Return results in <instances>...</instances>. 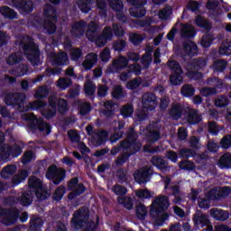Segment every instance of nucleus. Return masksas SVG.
<instances>
[{"mask_svg": "<svg viewBox=\"0 0 231 231\" xmlns=\"http://www.w3.org/2000/svg\"><path fill=\"white\" fill-rule=\"evenodd\" d=\"M169 197H157L152 203L150 208V217L155 221L157 226H163L165 221L169 219V214L163 213L170 207Z\"/></svg>", "mask_w": 231, "mask_h": 231, "instance_id": "nucleus-1", "label": "nucleus"}, {"mask_svg": "<svg viewBox=\"0 0 231 231\" xmlns=\"http://www.w3.org/2000/svg\"><path fill=\"white\" fill-rule=\"evenodd\" d=\"M27 40V42L24 40H21L19 46L32 66H39L41 64V49H39V45L35 43L32 36H28Z\"/></svg>", "mask_w": 231, "mask_h": 231, "instance_id": "nucleus-2", "label": "nucleus"}, {"mask_svg": "<svg viewBox=\"0 0 231 231\" xmlns=\"http://www.w3.org/2000/svg\"><path fill=\"white\" fill-rule=\"evenodd\" d=\"M43 15L46 19L42 23L43 33L53 35L57 32V25L55 23L59 21V14L57 9L51 4H46L43 9Z\"/></svg>", "mask_w": 231, "mask_h": 231, "instance_id": "nucleus-3", "label": "nucleus"}, {"mask_svg": "<svg viewBox=\"0 0 231 231\" xmlns=\"http://www.w3.org/2000/svg\"><path fill=\"white\" fill-rule=\"evenodd\" d=\"M30 190L36 196L38 201H45L51 196L50 191L44 188L41 179L37 177H31L28 180Z\"/></svg>", "mask_w": 231, "mask_h": 231, "instance_id": "nucleus-4", "label": "nucleus"}, {"mask_svg": "<svg viewBox=\"0 0 231 231\" xmlns=\"http://www.w3.org/2000/svg\"><path fill=\"white\" fill-rule=\"evenodd\" d=\"M208 60L206 58H194L188 62L189 70L187 72L188 77L190 79H199L201 77V72L205 68H207Z\"/></svg>", "mask_w": 231, "mask_h": 231, "instance_id": "nucleus-5", "label": "nucleus"}, {"mask_svg": "<svg viewBox=\"0 0 231 231\" xmlns=\"http://www.w3.org/2000/svg\"><path fill=\"white\" fill-rule=\"evenodd\" d=\"M123 151H134V153L139 152L142 144L136 142V131L130 127L126 132V140L121 142Z\"/></svg>", "mask_w": 231, "mask_h": 231, "instance_id": "nucleus-6", "label": "nucleus"}, {"mask_svg": "<svg viewBox=\"0 0 231 231\" xmlns=\"http://www.w3.org/2000/svg\"><path fill=\"white\" fill-rule=\"evenodd\" d=\"M21 154H23V148L17 143L0 147V162H10L13 158H19Z\"/></svg>", "mask_w": 231, "mask_h": 231, "instance_id": "nucleus-7", "label": "nucleus"}, {"mask_svg": "<svg viewBox=\"0 0 231 231\" xmlns=\"http://www.w3.org/2000/svg\"><path fill=\"white\" fill-rule=\"evenodd\" d=\"M131 6H134V10H130V15L135 17L136 19H141V17H145L147 10L143 8L147 5V0H126Z\"/></svg>", "mask_w": 231, "mask_h": 231, "instance_id": "nucleus-8", "label": "nucleus"}, {"mask_svg": "<svg viewBox=\"0 0 231 231\" xmlns=\"http://www.w3.org/2000/svg\"><path fill=\"white\" fill-rule=\"evenodd\" d=\"M26 100V94L24 93H7L4 97L5 106H12V107H21Z\"/></svg>", "mask_w": 231, "mask_h": 231, "instance_id": "nucleus-9", "label": "nucleus"}, {"mask_svg": "<svg viewBox=\"0 0 231 231\" xmlns=\"http://www.w3.org/2000/svg\"><path fill=\"white\" fill-rule=\"evenodd\" d=\"M152 178V170L149 167H143L134 172V180L139 185H145Z\"/></svg>", "mask_w": 231, "mask_h": 231, "instance_id": "nucleus-10", "label": "nucleus"}, {"mask_svg": "<svg viewBox=\"0 0 231 231\" xmlns=\"http://www.w3.org/2000/svg\"><path fill=\"white\" fill-rule=\"evenodd\" d=\"M0 216L4 218V224L6 226H12L19 219V209L3 208L0 210Z\"/></svg>", "mask_w": 231, "mask_h": 231, "instance_id": "nucleus-11", "label": "nucleus"}, {"mask_svg": "<svg viewBox=\"0 0 231 231\" xmlns=\"http://www.w3.org/2000/svg\"><path fill=\"white\" fill-rule=\"evenodd\" d=\"M33 196L35 194L32 190H26L20 197L10 199L13 205H22V207H30L33 203Z\"/></svg>", "mask_w": 231, "mask_h": 231, "instance_id": "nucleus-12", "label": "nucleus"}, {"mask_svg": "<svg viewBox=\"0 0 231 231\" xmlns=\"http://www.w3.org/2000/svg\"><path fill=\"white\" fill-rule=\"evenodd\" d=\"M142 106L146 111H154L158 106V97L153 92H145L142 97Z\"/></svg>", "mask_w": 231, "mask_h": 231, "instance_id": "nucleus-13", "label": "nucleus"}, {"mask_svg": "<svg viewBox=\"0 0 231 231\" xmlns=\"http://www.w3.org/2000/svg\"><path fill=\"white\" fill-rule=\"evenodd\" d=\"M129 66V60L125 56H119L117 59L113 60L112 64L108 66V73H120Z\"/></svg>", "mask_w": 231, "mask_h": 231, "instance_id": "nucleus-14", "label": "nucleus"}, {"mask_svg": "<svg viewBox=\"0 0 231 231\" xmlns=\"http://www.w3.org/2000/svg\"><path fill=\"white\" fill-rule=\"evenodd\" d=\"M29 129L31 131H39V133H45L46 135L51 133V126L44 122V119L38 118L29 123Z\"/></svg>", "mask_w": 231, "mask_h": 231, "instance_id": "nucleus-15", "label": "nucleus"}, {"mask_svg": "<svg viewBox=\"0 0 231 231\" xmlns=\"http://www.w3.org/2000/svg\"><path fill=\"white\" fill-rule=\"evenodd\" d=\"M13 6L21 14H32L33 12V2L32 0H12Z\"/></svg>", "mask_w": 231, "mask_h": 231, "instance_id": "nucleus-16", "label": "nucleus"}, {"mask_svg": "<svg viewBox=\"0 0 231 231\" xmlns=\"http://www.w3.org/2000/svg\"><path fill=\"white\" fill-rule=\"evenodd\" d=\"M86 28H88V23H86V21L79 20L74 22L71 25L70 34L72 37H76V39H80V37H84Z\"/></svg>", "mask_w": 231, "mask_h": 231, "instance_id": "nucleus-17", "label": "nucleus"}, {"mask_svg": "<svg viewBox=\"0 0 231 231\" xmlns=\"http://www.w3.org/2000/svg\"><path fill=\"white\" fill-rule=\"evenodd\" d=\"M31 111H38V109H42L43 107H48L49 109H53L57 111V103L53 101L51 97L49 99V104L46 101L36 100L29 104Z\"/></svg>", "mask_w": 231, "mask_h": 231, "instance_id": "nucleus-18", "label": "nucleus"}, {"mask_svg": "<svg viewBox=\"0 0 231 231\" xmlns=\"http://www.w3.org/2000/svg\"><path fill=\"white\" fill-rule=\"evenodd\" d=\"M180 37L182 39H194L196 37V29L189 23H180Z\"/></svg>", "mask_w": 231, "mask_h": 231, "instance_id": "nucleus-19", "label": "nucleus"}, {"mask_svg": "<svg viewBox=\"0 0 231 231\" xmlns=\"http://www.w3.org/2000/svg\"><path fill=\"white\" fill-rule=\"evenodd\" d=\"M29 176L30 171H28V170H19L18 173L11 179L12 187H17V185H21V183L26 181Z\"/></svg>", "mask_w": 231, "mask_h": 231, "instance_id": "nucleus-20", "label": "nucleus"}, {"mask_svg": "<svg viewBox=\"0 0 231 231\" xmlns=\"http://www.w3.org/2000/svg\"><path fill=\"white\" fill-rule=\"evenodd\" d=\"M152 164L159 171H162V172H165L171 169V166H169V162L164 161V159L160 155H153L152 157Z\"/></svg>", "mask_w": 231, "mask_h": 231, "instance_id": "nucleus-21", "label": "nucleus"}, {"mask_svg": "<svg viewBox=\"0 0 231 231\" xmlns=\"http://www.w3.org/2000/svg\"><path fill=\"white\" fill-rule=\"evenodd\" d=\"M182 48L185 55L188 57H196V55H198V45L192 41L184 42L182 43Z\"/></svg>", "mask_w": 231, "mask_h": 231, "instance_id": "nucleus-22", "label": "nucleus"}, {"mask_svg": "<svg viewBox=\"0 0 231 231\" xmlns=\"http://www.w3.org/2000/svg\"><path fill=\"white\" fill-rule=\"evenodd\" d=\"M185 107L180 103H174L171 105V108L169 111L170 116L172 120H180L183 116V111Z\"/></svg>", "mask_w": 231, "mask_h": 231, "instance_id": "nucleus-23", "label": "nucleus"}, {"mask_svg": "<svg viewBox=\"0 0 231 231\" xmlns=\"http://www.w3.org/2000/svg\"><path fill=\"white\" fill-rule=\"evenodd\" d=\"M193 223L196 226H208L210 225V219H208V215L205 213H196L193 217Z\"/></svg>", "mask_w": 231, "mask_h": 231, "instance_id": "nucleus-24", "label": "nucleus"}, {"mask_svg": "<svg viewBox=\"0 0 231 231\" xmlns=\"http://www.w3.org/2000/svg\"><path fill=\"white\" fill-rule=\"evenodd\" d=\"M45 178L50 181H53L54 185H59V168L57 165L52 164L47 169Z\"/></svg>", "mask_w": 231, "mask_h": 231, "instance_id": "nucleus-25", "label": "nucleus"}, {"mask_svg": "<svg viewBox=\"0 0 231 231\" xmlns=\"http://www.w3.org/2000/svg\"><path fill=\"white\" fill-rule=\"evenodd\" d=\"M124 127H125V123L124 121H119L117 127L115 128L114 134L110 136L111 143H116L118 140H122V138H124L125 133L122 131Z\"/></svg>", "mask_w": 231, "mask_h": 231, "instance_id": "nucleus-26", "label": "nucleus"}, {"mask_svg": "<svg viewBox=\"0 0 231 231\" xmlns=\"http://www.w3.org/2000/svg\"><path fill=\"white\" fill-rule=\"evenodd\" d=\"M209 214L216 221H226L230 217L228 211L223 209L211 208Z\"/></svg>", "mask_w": 231, "mask_h": 231, "instance_id": "nucleus-27", "label": "nucleus"}, {"mask_svg": "<svg viewBox=\"0 0 231 231\" xmlns=\"http://www.w3.org/2000/svg\"><path fill=\"white\" fill-rule=\"evenodd\" d=\"M195 24L198 26V28H201L208 33L212 30V23L201 15L196 16Z\"/></svg>", "mask_w": 231, "mask_h": 231, "instance_id": "nucleus-28", "label": "nucleus"}, {"mask_svg": "<svg viewBox=\"0 0 231 231\" xmlns=\"http://www.w3.org/2000/svg\"><path fill=\"white\" fill-rule=\"evenodd\" d=\"M107 131L101 130L91 137V142L96 143L97 146L106 145V140H107Z\"/></svg>", "mask_w": 231, "mask_h": 231, "instance_id": "nucleus-29", "label": "nucleus"}, {"mask_svg": "<svg viewBox=\"0 0 231 231\" xmlns=\"http://www.w3.org/2000/svg\"><path fill=\"white\" fill-rule=\"evenodd\" d=\"M42 225H44V221L42 218L39 217L32 216L31 217L29 222V230L30 231H42Z\"/></svg>", "mask_w": 231, "mask_h": 231, "instance_id": "nucleus-30", "label": "nucleus"}, {"mask_svg": "<svg viewBox=\"0 0 231 231\" xmlns=\"http://www.w3.org/2000/svg\"><path fill=\"white\" fill-rule=\"evenodd\" d=\"M98 32V24L95 23V21H91L88 25H87V33L86 37L88 41H94L95 36L97 35Z\"/></svg>", "mask_w": 231, "mask_h": 231, "instance_id": "nucleus-31", "label": "nucleus"}, {"mask_svg": "<svg viewBox=\"0 0 231 231\" xmlns=\"http://www.w3.org/2000/svg\"><path fill=\"white\" fill-rule=\"evenodd\" d=\"M97 62H98V56L92 53L88 55V58L83 61L82 66L86 71H89V69H92L93 66H95Z\"/></svg>", "mask_w": 231, "mask_h": 231, "instance_id": "nucleus-32", "label": "nucleus"}, {"mask_svg": "<svg viewBox=\"0 0 231 231\" xmlns=\"http://www.w3.org/2000/svg\"><path fill=\"white\" fill-rule=\"evenodd\" d=\"M117 203L118 205L125 207L126 210H133V208L134 207V200L129 196L117 197Z\"/></svg>", "mask_w": 231, "mask_h": 231, "instance_id": "nucleus-33", "label": "nucleus"}, {"mask_svg": "<svg viewBox=\"0 0 231 231\" xmlns=\"http://www.w3.org/2000/svg\"><path fill=\"white\" fill-rule=\"evenodd\" d=\"M14 172H17V166L15 164H9L3 168L0 176L3 180H8L10 176H14Z\"/></svg>", "mask_w": 231, "mask_h": 231, "instance_id": "nucleus-34", "label": "nucleus"}, {"mask_svg": "<svg viewBox=\"0 0 231 231\" xmlns=\"http://www.w3.org/2000/svg\"><path fill=\"white\" fill-rule=\"evenodd\" d=\"M105 109L102 110V115L106 118H111L115 116V102L113 100H107L104 103Z\"/></svg>", "mask_w": 231, "mask_h": 231, "instance_id": "nucleus-35", "label": "nucleus"}, {"mask_svg": "<svg viewBox=\"0 0 231 231\" xmlns=\"http://www.w3.org/2000/svg\"><path fill=\"white\" fill-rule=\"evenodd\" d=\"M187 122L190 125H196L197 124H199V122H201V116L198 115V110L190 109L188 112Z\"/></svg>", "mask_w": 231, "mask_h": 231, "instance_id": "nucleus-36", "label": "nucleus"}, {"mask_svg": "<svg viewBox=\"0 0 231 231\" xmlns=\"http://www.w3.org/2000/svg\"><path fill=\"white\" fill-rule=\"evenodd\" d=\"M130 152H125L121 153L116 159V165H117V167H122V165H124L125 163L127 162V160H129V158H131L133 155L136 154L134 153V150H129Z\"/></svg>", "mask_w": 231, "mask_h": 231, "instance_id": "nucleus-37", "label": "nucleus"}, {"mask_svg": "<svg viewBox=\"0 0 231 231\" xmlns=\"http://www.w3.org/2000/svg\"><path fill=\"white\" fill-rule=\"evenodd\" d=\"M219 169H230L231 168V154L230 152L224 153L218 160L217 163Z\"/></svg>", "mask_w": 231, "mask_h": 231, "instance_id": "nucleus-38", "label": "nucleus"}, {"mask_svg": "<svg viewBox=\"0 0 231 231\" xmlns=\"http://www.w3.org/2000/svg\"><path fill=\"white\" fill-rule=\"evenodd\" d=\"M0 14L5 17V19H10V21L17 19V13L9 6L1 7Z\"/></svg>", "mask_w": 231, "mask_h": 231, "instance_id": "nucleus-39", "label": "nucleus"}, {"mask_svg": "<svg viewBox=\"0 0 231 231\" xmlns=\"http://www.w3.org/2000/svg\"><path fill=\"white\" fill-rule=\"evenodd\" d=\"M112 98L115 100H122V98H125V92L124 91V87H122V85H115L113 87Z\"/></svg>", "mask_w": 231, "mask_h": 231, "instance_id": "nucleus-40", "label": "nucleus"}, {"mask_svg": "<svg viewBox=\"0 0 231 231\" xmlns=\"http://www.w3.org/2000/svg\"><path fill=\"white\" fill-rule=\"evenodd\" d=\"M162 138V133L159 130H150L146 134L148 143H156Z\"/></svg>", "mask_w": 231, "mask_h": 231, "instance_id": "nucleus-41", "label": "nucleus"}, {"mask_svg": "<svg viewBox=\"0 0 231 231\" xmlns=\"http://www.w3.org/2000/svg\"><path fill=\"white\" fill-rule=\"evenodd\" d=\"M180 94L186 98H190L196 94V88L190 84H185L180 88Z\"/></svg>", "mask_w": 231, "mask_h": 231, "instance_id": "nucleus-42", "label": "nucleus"}, {"mask_svg": "<svg viewBox=\"0 0 231 231\" xmlns=\"http://www.w3.org/2000/svg\"><path fill=\"white\" fill-rule=\"evenodd\" d=\"M91 5H93L91 0H77V5L82 14H89Z\"/></svg>", "mask_w": 231, "mask_h": 231, "instance_id": "nucleus-43", "label": "nucleus"}, {"mask_svg": "<svg viewBox=\"0 0 231 231\" xmlns=\"http://www.w3.org/2000/svg\"><path fill=\"white\" fill-rule=\"evenodd\" d=\"M135 216L140 221H144L147 217V208L145 205L140 203L135 207Z\"/></svg>", "mask_w": 231, "mask_h": 231, "instance_id": "nucleus-44", "label": "nucleus"}, {"mask_svg": "<svg viewBox=\"0 0 231 231\" xmlns=\"http://www.w3.org/2000/svg\"><path fill=\"white\" fill-rule=\"evenodd\" d=\"M167 66L171 73H183L181 64L178 60H168Z\"/></svg>", "mask_w": 231, "mask_h": 231, "instance_id": "nucleus-45", "label": "nucleus"}, {"mask_svg": "<svg viewBox=\"0 0 231 231\" xmlns=\"http://www.w3.org/2000/svg\"><path fill=\"white\" fill-rule=\"evenodd\" d=\"M83 89L86 97H93L97 91V85L93 81H88L85 83Z\"/></svg>", "mask_w": 231, "mask_h": 231, "instance_id": "nucleus-46", "label": "nucleus"}, {"mask_svg": "<svg viewBox=\"0 0 231 231\" xmlns=\"http://www.w3.org/2000/svg\"><path fill=\"white\" fill-rule=\"evenodd\" d=\"M215 40H216V38L214 37L213 34L207 33L202 36L201 41H200V45L203 48H210V46H212V43L214 42Z\"/></svg>", "mask_w": 231, "mask_h": 231, "instance_id": "nucleus-47", "label": "nucleus"}, {"mask_svg": "<svg viewBox=\"0 0 231 231\" xmlns=\"http://www.w3.org/2000/svg\"><path fill=\"white\" fill-rule=\"evenodd\" d=\"M21 60H23V56L21 55V52H14L9 55L6 60V64H8V66H14V64H19Z\"/></svg>", "mask_w": 231, "mask_h": 231, "instance_id": "nucleus-48", "label": "nucleus"}, {"mask_svg": "<svg viewBox=\"0 0 231 231\" xmlns=\"http://www.w3.org/2000/svg\"><path fill=\"white\" fill-rule=\"evenodd\" d=\"M52 66H55V69L48 67L45 69V72L49 77H51V75H59V53L56 54Z\"/></svg>", "mask_w": 231, "mask_h": 231, "instance_id": "nucleus-49", "label": "nucleus"}, {"mask_svg": "<svg viewBox=\"0 0 231 231\" xmlns=\"http://www.w3.org/2000/svg\"><path fill=\"white\" fill-rule=\"evenodd\" d=\"M50 95V89L46 86L40 87L34 94V97L37 100H42V98H46Z\"/></svg>", "mask_w": 231, "mask_h": 231, "instance_id": "nucleus-50", "label": "nucleus"}, {"mask_svg": "<svg viewBox=\"0 0 231 231\" xmlns=\"http://www.w3.org/2000/svg\"><path fill=\"white\" fill-rule=\"evenodd\" d=\"M134 113V107L133 105H125L120 109V114L123 116V118H129L133 116V114Z\"/></svg>", "mask_w": 231, "mask_h": 231, "instance_id": "nucleus-51", "label": "nucleus"}, {"mask_svg": "<svg viewBox=\"0 0 231 231\" xmlns=\"http://www.w3.org/2000/svg\"><path fill=\"white\" fill-rule=\"evenodd\" d=\"M38 111H42V116H43L45 120H51V118H53L57 115V111L51 108H48V106L38 109Z\"/></svg>", "mask_w": 231, "mask_h": 231, "instance_id": "nucleus-52", "label": "nucleus"}, {"mask_svg": "<svg viewBox=\"0 0 231 231\" xmlns=\"http://www.w3.org/2000/svg\"><path fill=\"white\" fill-rule=\"evenodd\" d=\"M183 73H171L170 75V82L171 86H180L181 82H183V77L181 76Z\"/></svg>", "mask_w": 231, "mask_h": 231, "instance_id": "nucleus-53", "label": "nucleus"}, {"mask_svg": "<svg viewBox=\"0 0 231 231\" xmlns=\"http://www.w3.org/2000/svg\"><path fill=\"white\" fill-rule=\"evenodd\" d=\"M230 104V99L226 96H218L215 99V106L217 107H226Z\"/></svg>", "mask_w": 231, "mask_h": 231, "instance_id": "nucleus-54", "label": "nucleus"}, {"mask_svg": "<svg viewBox=\"0 0 231 231\" xmlns=\"http://www.w3.org/2000/svg\"><path fill=\"white\" fill-rule=\"evenodd\" d=\"M86 192V186L80 184L79 189H72L70 193L68 195V199L71 201L72 199H75V198L81 196V194H84Z\"/></svg>", "mask_w": 231, "mask_h": 231, "instance_id": "nucleus-55", "label": "nucleus"}, {"mask_svg": "<svg viewBox=\"0 0 231 231\" xmlns=\"http://www.w3.org/2000/svg\"><path fill=\"white\" fill-rule=\"evenodd\" d=\"M219 55H231V42H223L218 49Z\"/></svg>", "mask_w": 231, "mask_h": 231, "instance_id": "nucleus-56", "label": "nucleus"}, {"mask_svg": "<svg viewBox=\"0 0 231 231\" xmlns=\"http://www.w3.org/2000/svg\"><path fill=\"white\" fill-rule=\"evenodd\" d=\"M90 42H95L97 48H104L107 44V40L104 38L102 34H96L94 40H88Z\"/></svg>", "mask_w": 231, "mask_h": 231, "instance_id": "nucleus-57", "label": "nucleus"}, {"mask_svg": "<svg viewBox=\"0 0 231 231\" xmlns=\"http://www.w3.org/2000/svg\"><path fill=\"white\" fill-rule=\"evenodd\" d=\"M227 64L228 62H226V60H219L214 62L213 67L215 71H217V73H223V71L226 69Z\"/></svg>", "mask_w": 231, "mask_h": 231, "instance_id": "nucleus-58", "label": "nucleus"}, {"mask_svg": "<svg viewBox=\"0 0 231 231\" xmlns=\"http://www.w3.org/2000/svg\"><path fill=\"white\" fill-rule=\"evenodd\" d=\"M69 111L68 106V100L60 97L59 98V115H66Z\"/></svg>", "mask_w": 231, "mask_h": 231, "instance_id": "nucleus-59", "label": "nucleus"}, {"mask_svg": "<svg viewBox=\"0 0 231 231\" xmlns=\"http://www.w3.org/2000/svg\"><path fill=\"white\" fill-rule=\"evenodd\" d=\"M179 168L181 169V171H194L196 166L194 165V162L184 160L179 162Z\"/></svg>", "mask_w": 231, "mask_h": 231, "instance_id": "nucleus-60", "label": "nucleus"}, {"mask_svg": "<svg viewBox=\"0 0 231 231\" xmlns=\"http://www.w3.org/2000/svg\"><path fill=\"white\" fill-rule=\"evenodd\" d=\"M80 85H74L71 88L69 89L67 93L68 98H77L80 95Z\"/></svg>", "mask_w": 231, "mask_h": 231, "instance_id": "nucleus-61", "label": "nucleus"}, {"mask_svg": "<svg viewBox=\"0 0 231 231\" xmlns=\"http://www.w3.org/2000/svg\"><path fill=\"white\" fill-rule=\"evenodd\" d=\"M208 131L212 136H217V134H219V126H217V123H216V121L208 122Z\"/></svg>", "mask_w": 231, "mask_h": 231, "instance_id": "nucleus-62", "label": "nucleus"}, {"mask_svg": "<svg viewBox=\"0 0 231 231\" xmlns=\"http://www.w3.org/2000/svg\"><path fill=\"white\" fill-rule=\"evenodd\" d=\"M112 32L116 37H124V35H125V31L122 25L118 23H113Z\"/></svg>", "mask_w": 231, "mask_h": 231, "instance_id": "nucleus-63", "label": "nucleus"}, {"mask_svg": "<svg viewBox=\"0 0 231 231\" xmlns=\"http://www.w3.org/2000/svg\"><path fill=\"white\" fill-rule=\"evenodd\" d=\"M222 149H230L231 147V135L227 134L225 135L221 141H220V145H219Z\"/></svg>", "mask_w": 231, "mask_h": 231, "instance_id": "nucleus-64", "label": "nucleus"}]
</instances>
